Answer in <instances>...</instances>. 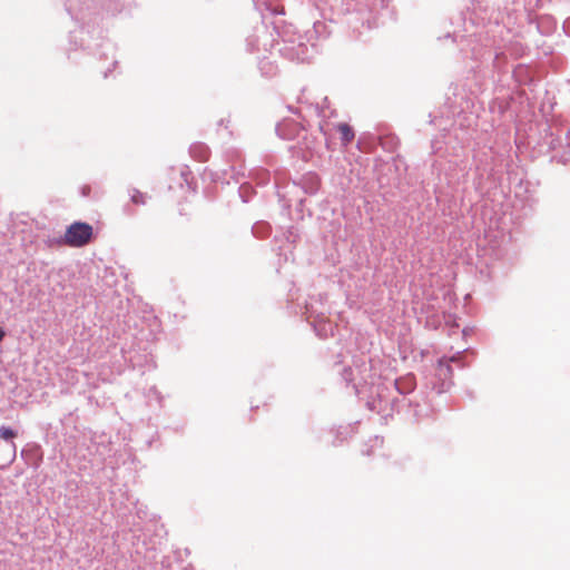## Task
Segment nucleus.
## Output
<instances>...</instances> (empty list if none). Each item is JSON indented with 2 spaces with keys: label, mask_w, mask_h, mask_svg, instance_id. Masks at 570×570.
Wrapping results in <instances>:
<instances>
[{
  "label": "nucleus",
  "mask_w": 570,
  "mask_h": 570,
  "mask_svg": "<svg viewBox=\"0 0 570 570\" xmlns=\"http://www.w3.org/2000/svg\"><path fill=\"white\" fill-rule=\"evenodd\" d=\"M336 129L341 134V141L344 146L348 145L355 137L354 130L348 124L341 122L336 126Z\"/></svg>",
  "instance_id": "nucleus-3"
},
{
  "label": "nucleus",
  "mask_w": 570,
  "mask_h": 570,
  "mask_svg": "<svg viewBox=\"0 0 570 570\" xmlns=\"http://www.w3.org/2000/svg\"><path fill=\"white\" fill-rule=\"evenodd\" d=\"M196 148H199V150H198V154H199V157H198V158H199V160H202V161L206 160V159H207V157H208V151H207V149H206V148H204V147H202V146H195V147L193 148L191 153H195V149H196Z\"/></svg>",
  "instance_id": "nucleus-5"
},
{
  "label": "nucleus",
  "mask_w": 570,
  "mask_h": 570,
  "mask_svg": "<svg viewBox=\"0 0 570 570\" xmlns=\"http://www.w3.org/2000/svg\"><path fill=\"white\" fill-rule=\"evenodd\" d=\"M130 199L135 205H144L146 203L145 194L137 189L131 191Z\"/></svg>",
  "instance_id": "nucleus-4"
},
{
  "label": "nucleus",
  "mask_w": 570,
  "mask_h": 570,
  "mask_svg": "<svg viewBox=\"0 0 570 570\" xmlns=\"http://www.w3.org/2000/svg\"><path fill=\"white\" fill-rule=\"evenodd\" d=\"M92 237L94 228L90 224L75 222L66 229L62 242L69 247H82L89 244Z\"/></svg>",
  "instance_id": "nucleus-1"
},
{
  "label": "nucleus",
  "mask_w": 570,
  "mask_h": 570,
  "mask_svg": "<svg viewBox=\"0 0 570 570\" xmlns=\"http://www.w3.org/2000/svg\"><path fill=\"white\" fill-rule=\"evenodd\" d=\"M4 336L6 332L2 328H0V342L4 338Z\"/></svg>",
  "instance_id": "nucleus-6"
},
{
  "label": "nucleus",
  "mask_w": 570,
  "mask_h": 570,
  "mask_svg": "<svg viewBox=\"0 0 570 570\" xmlns=\"http://www.w3.org/2000/svg\"><path fill=\"white\" fill-rule=\"evenodd\" d=\"M17 435H18L17 431L12 430L11 428H8V426L0 428V439H3L6 441L10 442V446H11V460L10 461H12L16 458L17 445L13 442V439Z\"/></svg>",
  "instance_id": "nucleus-2"
}]
</instances>
